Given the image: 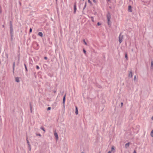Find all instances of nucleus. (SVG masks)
<instances>
[{
  "mask_svg": "<svg viewBox=\"0 0 153 153\" xmlns=\"http://www.w3.org/2000/svg\"><path fill=\"white\" fill-rule=\"evenodd\" d=\"M151 135L152 137H153V129L151 131Z\"/></svg>",
  "mask_w": 153,
  "mask_h": 153,
  "instance_id": "16",
  "label": "nucleus"
},
{
  "mask_svg": "<svg viewBox=\"0 0 153 153\" xmlns=\"http://www.w3.org/2000/svg\"><path fill=\"white\" fill-rule=\"evenodd\" d=\"M107 18L108 20V25H110L111 24V22L110 21V19L111 16L110 14L109 13H108L107 15Z\"/></svg>",
  "mask_w": 153,
  "mask_h": 153,
  "instance_id": "1",
  "label": "nucleus"
},
{
  "mask_svg": "<svg viewBox=\"0 0 153 153\" xmlns=\"http://www.w3.org/2000/svg\"><path fill=\"white\" fill-rule=\"evenodd\" d=\"M133 74L132 72L131 71L129 72L128 74V77L131 78Z\"/></svg>",
  "mask_w": 153,
  "mask_h": 153,
  "instance_id": "4",
  "label": "nucleus"
},
{
  "mask_svg": "<svg viewBox=\"0 0 153 153\" xmlns=\"http://www.w3.org/2000/svg\"><path fill=\"white\" fill-rule=\"evenodd\" d=\"M83 1H84V0H82Z\"/></svg>",
  "mask_w": 153,
  "mask_h": 153,
  "instance_id": "48",
  "label": "nucleus"
},
{
  "mask_svg": "<svg viewBox=\"0 0 153 153\" xmlns=\"http://www.w3.org/2000/svg\"><path fill=\"white\" fill-rule=\"evenodd\" d=\"M30 111H31V112L32 113V107H31V104H30Z\"/></svg>",
  "mask_w": 153,
  "mask_h": 153,
  "instance_id": "31",
  "label": "nucleus"
},
{
  "mask_svg": "<svg viewBox=\"0 0 153 153\" xmlns=\"http://www.w3.org/2000/svg\"><path fill=\"white\" fill-rule=\"evenodd\" d=\"M51 107H48L47 109V111L50 110L51 109Z\"/></svg>",
  "mask_w": 153,
  "mask_h": 153,
  "instance_id": "22",
  "label": "nucleus"
},
{
  "mask_svg": "<svg viewBox=\"0 0 153 153\" xmlns=\"http://www.w3.org/2000/svg\"><path fill=\"white\" fill-rule=\"evenodd\" d=\"M102 102H103V101H102ZM105 102V100H104V101H103V102Z\"/></svg>",
  "mask_w": 153,
  "mask_h": 153,
  "instance_id": "44",
  "label": "nucleus"
},
{
  "mask_svg": "<svg viewBox=\"0 0 153 153\" xmlns=\"http://www.w3.org/2000/svg\"><path fill=\"white\" fill-rule=\"evenodd\" d=\"M136 79H137L136 76V75H135L134 76V80L135 81Z\"/></svg>",
  "mask_w": 153,
  "mask_h": 153,
  "instance_id": "15",
  "label": "nucleus"
},
{
  "mask_svg": "<svg viewBox=\"0 0 153 153\" xmlns=\"http://www.w3.org/2000/svg\"><path fill=\"white\" fill-rule=\"evenodd\" d=\"M123 102H122L121 103V105H120V107H122L123 106Z\"/></svg>",
  "mask_w": 153,
  "mask_h": 153,
  "instance_id": "27",
  "label": "nucleus"
},
{
  "mask_svg": "<svg viewBox=\"0 0 153 153\" xmlns=\"http://www.w3.org/2000/svg\"><path fill=\"white\" fill-rule=\"evenodd\" d=\"M129 144H130V143H129V142L128 143H126V145H125V147H126V148H127L129 147Z\"/></svg>",
  "mask_w": 153,
  "mask_h": 153,
  "instance_id": "10",
  "label": "nucleus"
},
{
  "mask_svg": "<svg viewBox=\"0 0 153 153\" xmlns=\"http://www.w3.org/2000/svg\"><path fill=\"white\" fill-rule=\"evenodd\" d=\"M30 32L31 33L32 31V29L31 28H30Z\"/></svg>",
  "mask_w": 153,
  "mask_h": 153,
  "instance_id": "30",
  "label": "nucleus"
},
{
  "mask_svg": "<svg viewBox=\"0 0 153 153\" xmlns=\"http://www.w3.org/2000/svg\"><path fill=\"white\" fill-rule=\"evenodd\" d=\"M47 59H48V58H47V57H44V59H45L47 60Z\"/></svg>",
  "mask_w": 153,
  "mask_h": 153,
  "instance_id": "36",
  "label": "nucleus"
},
{
  "mask_svg": "<svg viewBox=\"0 0 153 153\" xmlns=\"http://www.w3.org/2000/svg\"><path fill=\"white\" fill-rule=\"evenodd\" d=\"M65 97L66 96H64L63 98V102L62 103L63 104L64 107H65Z\"/></svg>",
  "mask_w": 153,
  "mask_h": 153,
  "instance_id": "5",
  "label": "nucleus"
},
{
  "mask_svg": "<svg viewBox=\"0 0 153 153\" xmlns=\"http://www.w3.org/2000/svg\"><path fill=\"white\" fill-rule=\"evenodd\" d=\"M83 41L84 42V43L85 44V45H87V43L85 42V39H84L83 40Z\"/></svg>",
  "mask_w": 153,
  "mask_h": 153,
  "instance_id": "21",
  "label": "nucleus"
},
{
  "mask_svg": "<svg viewBox=\"0 0 153 153\" xmlns=\"http://www.w3.org/2000/svg\"><path fill=\"white\" fill-rule=\"evenodd\" d=\"M88 2L90 3H91V1H90V0H88Z\"/></svg>",
  "mask_w": 153,
  "mask_h": 153,
  "instance_id": "34",
  "label": "nucleus"
},
{
  "mask_svg": "<svg viewBox=\"0 0 153 153\" xmlns=\"http://www.w3.org/2000/svg\"><path fill=\"white\" fill-rule=\"evenodd\" d=\"M10 31L11 35V36H13V27H10Z\"/></svg>",
  "mask_w": 153,
  "mask_h": 153,
  "instance_id": "3",
  "label": "nucleus"
},
{
  "mask_svg": "<svg viewBox=\"0 0 153 153\" xmlns=\"http://www.w3.org/2000/svg\"><path fill=\"white\" fill-rule=\"evenodd\" d=\"M27 143H28V145L29 144H30V143H29V142L28 140H27Z\"/></svg>",
  "mask_w": 153,
  "mask_h": 153,
  "instance_id": "29",
  "label": "nucleus"
},
{
  "mask_svg": "<svg viewBox=\"0 0 153 153\" xmlns=\"http://www.w3.org/2000/svg\"><path fill=\"white\" fill-rule=\"evenodd\" d=\"M2 26H3V27H4V25H3Z\"/></svg>",
  "mask_w": 153,
  "mask_h": 153,
  "instance_id": "43",
  "label": "nucleus"
},
{
  "mask_svg": "<svg viewBox=\"0 0 153 153\" xmlns=\"http://www.w3.org/2000/svg\"><path fill=\"white\" fill-rule=\"evenodd\" d=\"M152 119L153 120V116L152 117Z\"/></svg>",
  "mask_w": 153,
  "mask_h": 153,
  "instance_id": "41",
  "label": "nucleus"
},
{
  "mask_svg": "<svg viewBox=\"0 0 153 153\" xmlns=\"http://www.w3.org/2000/svg\"><path fill=\"white\" fill-rule=\"evenodd\" d=\"M10 27H13L12 23L11 21H10Z\"/></svg>",
  "mask_w": 153,
  "mask_h": 153,
  "instance_id": "13",
  "label": "nucleus"
},
{
  "mask_svg": "<svg viewBox=\"0 0 153 153\" xmlns=\"http://www.w3.org/2000/svg\"><path fill=\"white\" fill-rule=\"evenodd\" d=\"M40 129L43 130L45 132V130L43 127H40Z\"/></svg>",
  "mask_w": 153,
  "mask_h": 153,
  "instance_id": "20",
  "label": "nucleus"
},
{
  "mask_svg": "<svg viewBox=\"0 0 153 153\" xmlns=\"http://www.w3.org/2000/svg\"><path fill=\"white\" fill-rule=\"evenodd\" d=\"M102 102H103V101H102ZM105 102V100H104V101H103V102Z\"/></svg>",
  "mask_w": 153,
  "mask_h": 153,
  "instance_id": "45",
  "label": "nucleus"
},
{
  "mask_svg": "<svg viewBox=\"0 0 153 153\" xmlns=\"http://www.w3.org/2000/svg\"><path fill=\"white\" fill-rule=\"evenodd\" d=\"M28 148L29 149V150L30 151V150H31V146L30 145V144H29V145H28Z\"/></svg>",
  "mask_w": 153,
  "mask_h": 153,
  "instance_id": "17",
  "label": "nucleus"
},
{
  "mask_svg": "<svg viewBox=\"0 0 153 153\" xmlns=\"http://www.w3.org/2000/svg\"><path fill=\"white\" fill-rule=\"evenodd\" d=\"M93 2L95 3H96V2L95 0H93Z\"/></svg>",
  "mask_w": 153,
  "mask_h": 153,
  "instance_id": "35",
  "label": "nucleus"
},
{
  "mask_svg": "<svg viewBox=\"0 0 153 153\" xmlns=\"http://www.w3.org/2000/svg\"><path fill=\"white\" fill-rule=\"evenodd\" d=\"M97 24L98 25H100V24L99 22H98Z\"/></svg>",
  "mask_w": 153,
  "mask_h": 153,
  "instance_id": "37",
  "label": "nucleus"
},
{
  "mask_svg": "<svg viewBox=\"0 0 153 153\" xmlns=\"http://www.w3.org/2000/svg\"><path fill=\"white\" fill-rule=\"evenodd\" d=\"M91 20L92 22H94V18L92 16H91Z\"/></svg>",
  "mask_w": 153,
  "mask_h": 153,
  "instance_id": "23",
  "label": "nucleus"
},
{
  "mask_svg": "<svg viewBox=\"0 0 153 153\" xmlns=\"http://www.w3.org/2000/svg\"><path fill=\"white\" fill-rule=\"evenodd\" d=\"M24 66H25V69L26 71H27V68L26 65H25V64H24Z\"/></svg>",
  "mask_w": 153,
  "mask_h": 153,
  "instance_id": "18",
  "label": "nucleus"
},
{
  "mask_svg": "<svg viewBox=\"0 0 153 153\" xmlns=\"http://www.w3.org/2000/svg\"><path fill=\"white\" fill-rule=\"evenodd\" d=\"M83 51L84 53L85 54H86V51H85V49H84V50H83Z\"/></svg>",
  "mask_w": 153,
  "mask_h": 153,
  "instance_id": "32",
  "label": "nucleus"
},
{
  "mask_svg": "<svg viewBox=\"0 0 153 153\" xmlns=\"http://www.w3.org/2000/svg\"><path fill=\"white\" fill-rule=\"evenodd\" d=\"M107 1H110V0H107Z\"/></svg>",
  "mask_w": 153,
  "mask_h": 153,
  "instance_id": "47",
  "label": "nucleus"
},
{
  "mask_svg": "<svg viewBox=\"0 0 153 153\" xmlns=\"http://www.w3.org/2000/svg\"><path fill=\"white\" fill-rule=\"evenodd\" d=\"M81 153H85L83 152H82Z\"/></svg>",
  "mask_w": 153,
  "mask_h": 153,
  "instance_id": "46",
  "label": "nucleus"
},
{
  "mask_svg": "<svg viewBox=\"0 0 153 153\" xmlns=\"http://www.w3.org/2000/svg\"><path fill=\"white\" fill-rule=\"evenodd\" d=\"M15 65V62H13V71L14 70Z\"/></svg>",
  "mask_w": 153,
  "mask_h": 153,
  "instance_id": "14",
  "label": "nucleus"
},
{
  "mask_svg": "<svg viewBox=\"0 0 153 153\" xmlns=\"http://www.w3.org/2000/svg\"><path fill=\"white\" fill-rule=\"evenodd\" d=\"M15 81L17 82H19L20 81L19 80V77H16L15 78Z\"/></svg>",
  "mask_w": 153,
  "mask_h": 153,
  "instance_id": "9",
  "label": "nucleus"
},
{
  "mask_svg": "<svg viewBox=\"0 0 153 153\" xmlns=\"http://www.w3.org/2000/svg\"><path fill=\"white\" fill-rule=\"evenodd\" d=\"M75 114L77 115L78 114V110L77 107L76 106L75 107Z\"/></svg>",
  "mask_w": 153,
  "mask_h": 153,
  "instance_id": "8",
  "label": "nucleus"
},
{
  "mask_svg": "<svg viewBox=\"0 0 153 153\" xmlns=\"http://www.w3.org/2000/svg\"><path fill=\"white\" fill-rule=\"evenodd\" d=\"M128 10L130 12H131L132 11V10L131 9V7L130 5H129L128 6Z\"/></svg>",
  "mask_w": 153,
  "mask_h": 153,
  "instance_id": "6",
  "label": "nucleus"
},
{
  "mask_svg": "<svg viewBox=\"0 0 153 153\" xmlns=\"http://www.w3.org/2000/svg\"><path fill=\"white\" fill-rule=\"evenodd\" d=\"M133 153H137L136 152V151L135 150H134V152H133Z\"/></svg>",
  "mask_w": 153,
  "mask_h": 153,
  "instance_id": "40",
  "label": "nucleus"
},
{
  "mask_svg": "<svg viewBox=\"0 0 153 153\" xmlns=\"http://www.w3.org/2000/svg\"><path fill=\"white\" fill-rule=\"evenodd\" d=\"M114 146H112L111 152H112L113 151H114Z\"/></svg>",
  "mask_w": 153,
  "mask_h": 153,
  "instance_id": "12",
  "label": "nucleus"
},
{
  "mask_svg": "<svg viewBox=\"0 0 153 153\" xmlns=\"http://www.w3.org/2000/svg\"><path fill=\"white\" fill-rule=\"evenodd\" d=\"M54 136H55V138L57 139H58V135L57 133L56 132H55L54 133Z\"/></svg>",
  "mask_w": 153,
  "mask_h": 153,
  "instance_id": "7",
  "label": "nucleus"
},
{
  "mask_svg": "<svg viewBox=\"0 0 153 153\" xmlns=\"http://www.w3.org/2000/svg\"><path fill=\"white\" fill-rule=\"evenodd\" d=\"M76 11H75V10H74V12L75 13V12H76Z\"/></svg>",
  "mask_w": 153,
  "mask_h": 153,
  "instance_id": "42",
  "label": "nucleus"
},
{
  "mask_svg": "<svg viewBox=\"0 0 153 153\" xmlns=\"http://www.w3.org/2000/svg\"><path fill=\"white\" fill-rule=\"evenodd\" d=\"M38 35L39 36L42 37L43 36V33L41 32H39L38 33Z\"/></svg>",
  "mask_w": 153,
  "mask_h": 153,
  "instance_id": "11",
  "label": "nucleus"
},
{
  "mask_svg": "<svg viewBox=\"0 0 153 153\" xmlns=\"http://www.w3.org/2000/svg\"><path fill=\"white\" fill-rule=\"evenodd\" d=\"M76 5H75L74 6V10H75V11H76Z\"/></svg>",
  "mask_w": 153,
  "mask_h": 153,
  "instance_id": "26",
  "label": "nucleus"
},
{
  "mask_svg": "<svg viewBox=\"0 0 153 153\" xmlns=\"http://www.w3.org/2000/svg\"><path fill=\"white\" fill-rule=\"evenodd\" d=\"M36 135L37 136H39L40 137H41V136H42L40 134H36Z\"/></svg>",
  "mask_w": 153,
  "mask_h": 153,
  "instance_id": "24",
  "label": "nucleus"
},
{
  "mask_svg": "<svg viewBox=\"0 0 153 153\" xmlns=\"http://www.w3.org/2000/svg\"><path fill=\"white\" fill-rule=\"evenodd\" d=\"M123 36L120 33L119 36V41L120 43H121L122 42L123 39Z\"/></svg>",
  "mask_w": 153,
  "mask_h": 153,
  "instance_id": "2",
  "label": "nucleus"
},
{
  "mask_svg": "<svg viewBox=\"0 0 153 153\" xmlns=\"http://www.w3.org/2000/svg\"><path fill=\"white\" fill-rule=\"evenodd\" d=\"M36 68L37 69H39V67L38 65H37L36 66Z\"/></svg>",
  "mask_w": 153,
  "mask_h": 153,
  "instance_id": "28",
  "label": "nucleus"
},
{
  "mask_svg": "<svg viewBox=\"0 0 153 153\" xmlns=\"http://www.w3.org/2000/svg\"><path fill=\"white\" fill-rule=\"evenodd\" d=\"M151 67L153 68V61H151Z\"/></svg>",
  "mask_w": 153,
  "mask_h": 153,
  "instance_id": "19",
  "label": "nucleus"
},
{
  "mask_svg": "<svg viewBox=\"0 0 153 153\" xmlns=\"http://www.w3.org/2000/svg\"><path fill=\"white\" fill-rule=\"evenodd\" d=\"M57 0H56V1Z\"/></svg>",
  "mask_w": 153,
  "mask_h": 153,
  "instance_id": "49",
  "label": "nucleus"
},
{
  "mask_svg": "<svg viewBox=\"0 0 153 153\" xmlns=\"http://www.w3.org/2000/svg\"><path fill=\"white\" fill-rule=\"evenodd\" d=\"M125 57H126V58H127V54H126L125 55Z\"/></svg>",
  "mask_w": 153,
  "mask_h": 153,
  "instance_id": "38",
  "label": "nucleus"
},
{
  "mask_svg": "<svg viewBox=\"0 0 153 153\" xmlns=\"http://www.w3.org/2000/svg\"><path fill=\"white\" fill-rule=\"evenodd\" d=\"M1 13V6H0V13Z\"/></svg>",
  "mask_w": 153,
  "mask_h": 153,
  "instance_id": "33",
  "label": "nucleus"
},
{
  "mask_svg": "<svg viewBox=\"0 0 153 153\" xmlns=\"http://www.w3.org/2000/svg\"><path fill=\"white\" fill-rule=\"evenodd\" d=\"M111 152L110 151H108L107 153H111Z\"/></svg>",
  "mask_w": 153,
  "mask_h": 153,
  "instance_id": "39",
  "label": "nucleus"
},
{
  "mask_svg": "<svg viewBox=\"0 0 153 153\" xmlns=\"http://www.w3.org/2000/svg\"><path fill=\"white\" fill-rule=\"evenodd\" d=\"M86 3H85L84 7L83 8V10L85 9V8L86 7Z\"/></svg>",
  "mask_w": 153,
  "mask_h": 153,
  "instance_id": "25",
  "label": "nucleus"
}]
</instances>
